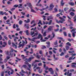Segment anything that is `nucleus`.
Masks as SVG:
<instances>
[{"mask_svg": "<svg viewBox=\"0 0 76 76\" xmlns=\"http://www.w3.org/2000/svg\"><path fill=\"white\" fill-rule=\"evenodd\" d=\"M34 57H32L29 58L28 59H27V61L28 62H30V61H31V60H32V59H34Z\"/></svg>", "mask_w": 76, "mask_h": 76, "instance_id": "nucleus-8", "label": "nucleus"}, {"mask_svg": "<svg viewBox=\"0 0 76 76\" xmlns=\"http://www.w3.org/2000/svg\"><path fill=\"white\" fill-rule=\"evenodd\" d=\"M48 19L47 20H49L50 19H53V17H52L51 16H48L47 17Z\"/></svg>", "mask_w": 76, "mask_h": 76, "instance_id": "nucleus-10", "label": "nucleus"}, {"mask_svg": "<svg viewBox=\"0 0 76 76\" xmlns=\"http://www.w3.org/2000/svg\"><path fill=\"white\" fill-rule=\"evenodd\" d=\"M69 60H73V57L72 56L71 57H70L69 59Z\"/></svg>", "mask_w": 76, "mask_h": 76, "instance_id": "nucleus-62", "label": "nucleus"}, {"mask_svg": "<svg viewBox=\"0 0 76 76\" xmlns=\"http://www.w3.org/2000/svg\"><path fill=\"white\" fill-rule=\"evenodd\" d=\"M4 38L5 39H6V40H8V38L7 37L4 36Z\"/></svg>", "mask_w": 76, "mask_h": 76, "instance_id": "nucleus-42", "label": "nucleus"}, {"mask_svg": "<svg viewBox=\"0 0 76 76\" xmlns=\"http://www.w3.org/2000/svg\"><path fill=\"white\" fill-rule=\"evenodd\" d=\"M36 57H37V58H38V59H39L40 58V57H41V56L39 55H37L36 56Z\"/></svg>", "mask_w": 76, "mask_h": 76, "instance_id": "nucleus-29", "label": "nucleus"}, {"mask_svg": "<svg viewBox=\"0 0 76 76\" xmlns=\"http://www.w3.org/2000/svg\"><path fill=\"white\" fill-rule=\"evenodd\" d=\"M76 28H73L72 29V30L71 31V32H73V31H76Z\"/></svg>", "mask_w": 76, "mask_h": 76, "instance_id": "nucleus-53", "label": "nucleus"}, {"mask_svg": "<svg viewBox=\"0 0 76 76\" xmlns=\"http://www.w3.org/2000/svg\"><path fill=\"white\" fill-rule=\"evenodd\" d=\"M63 50L64 51V53H66V49H65V48H63Z\"/></svg>", "mask_w": 76, "mask_h": 76, "instance_id": "nucleus-48", "label": "nucleus"}, {"mask_svg": "<svg viewBox=\"0 0 76 76\" xmlns=\"http://www.w3.org/2000/svg\"><path fill=\"white\" fill-rule=\"evenodd\" d=\"M71 11H72V12H75V10L73 8H71L69 10V12H71Z\"/></svg>", "mask_w": 76, "mask_h": 76, "instance_id": "nucleus-26", "label": "nucleus"}, {"mask_svg": "<svg viewBox=\"0 0 76 76\" xmlns=\"http://www.w3.org/2000/svg\"><path fill=\"white\" fill-rule=\"evenodd\" d=\"M73 19H74V22H76V16H75L73 18Z\"/></svg>", "mask_w": 76, "mask_h": 76, "instance_id": "nucleus-54", "label": "nucleus"}, {"mask_svg": "<svg viewBox=\"0 0 76 76\" xmlns=\"http://www.w3.org/2000/svg\"><path fill=\"white\" fill-rule=\"evenodd\" d=\"M24 32H26V35H29V31L28 30H26L24 31Z\"/></svg>", "mask_w": 76, "mask_h": 76, "instance_id": "nucleus-14", "label": "nucleus"}, {"mask_svg": "<svg viewBox=\"0 0 76 76\" xmlns=\"http://www.w3.org/2000/svg\"><path fill=\"white\" fill-rule=\"evenodd\" d=\"M54 45H57L58 44V43H57V40H56V42L54 43Z\"/></svg>", "mask_w": 76, "mask_h": 76, "instance_id": "nucleus-43", "label": "nucleus"}, {"mask_svg": "<svg viewBox=\"0 0 76 76\" xmlns=\"http://www.w3.org/2000/svg\"><path fill=\"white\" fill-rule=\"evenodd\" d=\"M66 45H69V46H71V44L69 43V42H68L66 44Z\"/></svg>", "mask_w": 76, "mask_h": 76, "instance_id": "nucleus-51", "label": "nucleus"}, {"mask_svg": "<svg viewBox=\"0 0 76 76\" xmlns=\"http://www.w3.org/2000/svg\"><path fill=\"white\" fill-rule=\"evenodd\" d=\"M53 58H54V61H56V60H57L58 59V57L56 58V56H55V55L53 54Z\"/></svg>", "mask_w": 76, "mask_h": 76, "instance_id": "nucleus-12", "label": "nucleus"}, {"mask_svg": "<svg viewBox=\"0 0 76 76\" xmlns=\"http://www.w3.org/2000/svg\"><path fill=\"white\" fill-rule=\"evenodd\" d=\"M63 34H64V35L65 37H67V33L66 32H65V31L64 32Z\"/></svg>", "mask_w": 76, "mask_h": 76, "instance_id": "nucleus-33", "label": "nucleus"}, {"mask_svg": "<svg viewBox=\"0 0 76 76\" xmlns=\"http://www.w3.org/2000/svg\"><path fill=\"white\" fill-rule=\"evenodd\" d=\"M28 24L27 25V26L26 25V24H24V27H26V28H27V29H28L29 28V27H28Z\"/></svg>", "mask_w": 76, "mask_h": 76, "instance_id": "nucleus-22", "label": "nucleus"}, {"mask_svg": "<svg viewBox=\"0 0 76 76\" xmlns=\"http://www.w3.org/2000/svg\"><path fill=\"white\" fill-rule=\"evenodd\" d=\"M19 73L21 76H25V75L22 73L21 72H20Z\"/></svg>", "mask_w": 76, "mask_h": 76, "instance_id": "nucleus-49", "label": "nucleus"}, {"mask_svg": "<svg viewBox=\"0 0 76 76\" xmlns=\"http://www.w3.org/2000/svg\"><path fill=\"white\" fill-rule=\"evenodd\" d=\"M25 40L26 41V42L25 41H24L23 40H22L23 43H22V45H23V47L24 46V45H25V44H26L28 43V42H27V40H26V39H25Z\"/></svg>", "mask_w": 76, "mask_h": 76, "instance_id": "nucleus-9", "label": "nucleus"}, {"mask_svg": "<svg viewBox=\"0 0 76 76\" xmlns=\"http://www.w3.org/2000/svg\"><path fill=\"white\" fill-rule=\"evenodd\" d=\"M19 45L18 47V48H20V47H21L22 46V48H23V45L22 44H19Z\"/></svg>", "mask_w": 76, "mask_h": 76, "instance_id": "nucleus-31", "label": "nucleus"}, {"mask_svg": "<svg viewBox=\"0 0 76 76\" xmlns=\"http://www.w3.org/2000/svg\"><path fill=\"white\" fill-rule=\"evenodd\" d=\"M36 6H40V7H41V6H42V4H39V3L38 2L37 4H36Z\"/></svg>", "mask_w": 76, "mask_h": 76, "instance_id": "nucleus-25", "label": "nucleus"}, {"mask_svg": "<svg viewBox=\"0 0 76 76\" xmlns=\"http://www.w3.org/2000/svg\"><path fill=\"white\" fill-rule=\"evenodd\" d=\"M37 29L36 27H35L34 28H32L31 29V31H32V30H34V31H35V29Z\"/></svg>", "mask_w": 76, "mask_h": 76, "instance_id": "nucleus-57", "label": "nucleus"}, {"mask_svg": "<svg viewBox=\"0 0 76 76\" xmlns=\"http://www.w3.org/2000/svg\"><path fill=\"white\" fill-rule=\"evenodd\" d=\"M43 66H44V68H45V70H47L48 69V66H46L45 64H44Z\"/></svg>", "mask_w": 76, "mask_h": 76, "instance_id": "nucleus-13", "label": "nucleus"}, {"mask_svg": "<svg viewBox=\"0 0 76 76\" xmlns=\"http://www.w3.org/2000/svg\"><path fill=\"white\" fill-rule=\"evenodd\" d=\"M31 12H33V13H36V11L32 9V8H31Z\"/></svg>", "mask_w": 76, "mask_h": 76, "instance_id": "nucleus-28", "label": "nucleus"}, {"mask_svg": "<svg viewBox=\"0 0 76 76\" xmlns=\"http://www.w3.org/2000/svg\"><path fill=\"white\" fill-rule=\"evenodd\" d=\"M53 7H54V5H53V3H52L51 4H50V7L53 8Z\"/></svg>", "mask_w": 76, "mask_h": 76, "instance_id": "nucleus-23", "label": "nucleus"}, {"mask_svg": "<svg viewBox=\"0 0 76 76\" xmlns=\"http://www.w3.org/2000/svg\"><path fill=\"white\" fill-rule=\"evenodd\" d=\"M18 6H19L18 4H15L14 5L13 7H17Z\"/></svg>", "mask_w": 76, "mask_h": 76, "instance_id": "nucleus-45", "label": "nucleus"}, {"mask_svg": "<svg viewBox=\"0 0 76 76\" xmlns=\"http://www.w3.org/2000/svg\"><path fill=\"white\" fill-rule=\"evenodd\" d=\"M70 48V47L68 46H66V50H68L69 49V48Z\"/></svg>", "mask_w": 76, "mask_h": 76, "instance_id": "nucleus-37", "label": "nucleus"}, {"mask_svg": "<svg viewBox=\"0 0 76 76\" xmlns=\"http://www.w3.org/2000/svg\"><path fill=\"white\" fill-rule=\"evenodd\" d=\"M36 23H34V24L31 26V28H32V27H34V26H36Z\"/></svg>", "mask_w": 76, "mask_h": 76, "instance_id": "nucleus-55", "label": "nucleus"}, {"mask_svg": "<svg viewBox=\"0 0 76 76\" xmlns=\"http://www.w3.org/2000/svg\"><path fill=\"white\" fill-rule=\"evenodd\" d=\"M65 3H64V2L63 3V0H61V6H63L64 5V4Z\"/></svg>", "mask_w": 76, "mask_h": 76, "instance_id": "nucleus-19", "label": "nucleus"}, {"mask_svg": "<svg viewBox=\"0 0 76 76\" xmlns=\"http://www.w3.org/2000/svg\"><path fill=\"white\" fill-rule=\"evenodd\" d=\"M53 70V69L51 68H50L49 69V71L50 72H52Z\"/></svg>", "mask_w": 76, "mask_h": 76, "instance_id": "nucleus-47", "label": "nucleus"}, {"mask_svg": "<svg viewBox=\"0 0 76 76\" xmlns=\"http://www.w3.org/2000/svg\"><path fill=\"white\" fill-rule=\"evenodd\" d=\"M22 67H24V69H26V67H27V66L26 65H23V66Z\"/></svg>", "mask_w": 76, "mask_h": 76, "instance_id": "nucleus-38", "label": "nucleus"}, {"mask_svg": "<svg viewBox=\"0 0 76 76\" xmlns=\"http://www.w3.org/2000/svg\"><path fill=\"white\" fill-rule=\"evenodd\" d=\"M14 49H13L12 48L11 49V50H10V53H13V50Z\"/></svg>", "mask_w": 76, "mask_h": 76, "instance_id": "nucleus-61", "label": "nucleus"}, {"mask_svg": "<svg viewBox=\"0 0 76 76\" xmlns=\"http://www.w3.org/2000/svg\"><path fill=\"white\" fill-rule=\"evenodd\" d=\"M68 9H69V8H68V7H65L64 9V10L65 11H67V10H68Z\"/></svg>", "mask_w": 76, "mask_h": 76, "instance_id": "nucleus-46", "label": "nucleus"}, {"mask_svg": "<svg viewBox=\"0 0 76 76\" xmlns=\"http://www.w3.org/2000/svg\"><path fill=\"white\" fill-rule=\"evenodd\" d=\"M4 72H1V76H4Z\"/></svg>", "mask_w": 76, "mask_h": 76, "instance_id": "nucleus-36", "label": "nucleus"}, {"mask_svg": "<svg viewBox=\"0 0 76 76\" xmlns=\"http://www.w3.org/2000/svg\"><path fill=\"white\" fill-rule=\"evenodd\" d=\"M42 17H43V18H44L43 19L44 20H46V19L45 18L46 17H47V16L43 15L42 16Z\"/></svg>", "mask_w": 76, "mask_h": 76, "instance_id": "nucleus-39", "label": "nucleus"}, {"mask_svg": "<svg viewBox=\"0 0 76 76\" xmlns=\"http://www.w3.org/2000/svg\"><path fill=\"white\" fill-rule=\"evenodd\" d=\"M27 65L28 67H29V68L28 67H27V70H29V72H31V69H31V65L30 64H28Z\"/></svg>", "mask_w": 76, "mask_h": 76, "instance_id": "nucleus-6", "label": "nucleus"}, {"mask_svg": "<svg viewBox=\"0 0 76 76\" xmlns=\"http://www.w3.org/2000/svg\"><path fill=\"white\" fill-rule=\"evenodd\" d=\"M28 6L29 7H30L31 9V8H32V5H31V4L30 3H28L27 4Z\"/></svg>", "mask_w": 76, "mask_h": 76, "instance_id": "nucleus-15", "label": "nucleus"}, {"mask_svg": "<svg viewBox=\"0 0 76 76\" xmlns=\"http://www.w3.org/2000/svg\"><path fill=\"white\" fill-rule=\"evenodd\" d=\"M8 37H9V38H10V39H12V37H11V36L10 35H8Z\"/></svg>", "mask_w": 76, "mask_h": 76, "instance_id": "nucleus-63", "label": "nucleus"}, {"mask_svg": "<svg viewBox=\"0 0 76 76\" xmlns=\"http://www.w3.org/2000/svg\"><path fill=\"white\" fill-rule=\"evenodd\" d=\"M43 37H46L47 36V34H46V31H45L43 33Z\"/></svg>", "mask_w": 76, "mask_h": 76, "instance_id": "nucleus-41", "label": "nucleus"}, {"mask_svg": "<svg viewBox=\"0 0 76 76\" xmlns=\"http://www.w3.org/2000/svg\"><path fill=\"white\" fill-rule=\"evenodd\" d=\"M22 21L21 20H20L19 21V24L20 25H22Z\"/></svg>", "mask_w": 76, "mask_h": 76, "instance_id": "nucleus-56", "label": "nucleus"}, {"mask_svg": "<svg viewBox=\"0 0 76 76\" xmlns=\"http://www.w3.org/2000/svg\"><path fill=\"white\" fill-rule=\"evenodd\" d=\"M52 20H50L49 21V22L48 23V25H51V23H52Z\"/></svg>", "mask_w": 76, "mask_h": 76, "instance_id": "nucleus-40", "label": "nucleus"}, {"mask_svg": "<svg viewBox=\"0 0 76 76\" xmlns=\"http://www.w3.org/2000/svg\"><path fill=\"white\" fill-rule=\"evenodd\" d=\"M67 17L69 19L68 21L69 22L71 26H73V23L70 21V20H71V18H70V17H69V16H67Z\"/></svg>", "mask_w": 76, "mask_h": 76, "instance_id": "nucleus-7", "label": "nucleus"}, {"mask_svg": "<svg viewBox=\"0 0 76 76\" xmlns=\"http://www.w3.org/2000/svg\"><path fill=\"white\" fill-rule=\"evenodd\" d=\"M21 71L23 73H26L27 76H29L30 75H31V72H29L28 73L27 72H25L23 69H21Z\"/></svg>", "mask_w": 76, "mask_h": 76, "instance_id": "nucleus-3", "label": "nucleus"}, {"mask_svg": "<svg viewBox=\"0 0 76 76\" xmlns=\"http://www.w3.org/2000/svg\"><path fill=\"white\" fill-rule=\"evenodd\" d=\"M37 39V37H33L32 38V41L33 42H35V39Z\"/></svg>", "mask_w": 76, "mask_h": 76, "instance_id": "nucleus-17", "label": "nucleus"}, {"mask_svg": "<svg viewBox=\"0 0 76 76\" xmlns=\"http://www.w3.org/2000/svg\"><path fill=\"white\" fill-rule=\"evenodd\" d=\"M9 56H11L12 57L13 56V54L12 53V52H10Z\"/></svg>", "mask_w": 76, "mask_h": 76, "instance_id": "nucleus-60", "label": "nucleus"}, {"mask_svg": "<svg viewBox=\"0 0 76 76\" xmlns=\"http://www.w3.org/2000/svg\"><path fill=\"white\" fill-rule=\"evenodd\" d=\"M59 67L61 70H63V66L62 65H59Z\"/></svg>", "mask_w": 76, "mask_h": 76, "instance_id": "nucleus-32", "label": "nucleus"}, {"mask_svg": "<svg viewBox=\"0 0 76 76\" xmlns=\"http://www.w3.org/2000/svg\"><path fill=\"white\" fill-rule=\"evenodd\" d=\"M27 21L26 20H24V22H26V23H29V22H30V20L29 18H27Z\"/></svg>", "mask_w": 76, "mask_h": 76, "instance_id": "nucleus-21", "label": "nucleus"}, {"mask_svg": "<svg viewBox=\"0 0 76 76\" xmlns=\"http://www.w3.org/2000/svg\"><path fill=\"white\" fill-rule=\"evenodd\" d=\"M70 15L71 16H75V13L73 12H71L70 13Z\"/></svg>", "mask_w": 76, "mask_h": 76, "instance_id": "nucleus-20", "label": "nucleus"}, {"mask_svg": "<svg viewBox=\"0 0 76 76\" xmlns=\"http://www.w3.org/2000/svg\"><path fill=\"white\" fill-rule=\"evenodd\" d=\"M31 52H29L30 54H33L34 53V50H33L32 48L31 49Z\"/></svg>", "mask_w": 76, "mask_h": 76, "instance_id": "nucleus-27", "label": "nucleus"}, {"mask_svg": "<svg viewBox=\"0 0 76 76\" xmlns=\"http://www.w3.org/2000/svg\"><path fill=\"white\" fill-rule=\"evenodd\" d=\"M69 3L71 6H74L75 5V3L73 2H69Z\"/></svg>", "mask_w": 76, "mask_h": 76, "instance_id": "nucleus-18", "label": "nucleus"}, {"mask_svg": "<svg viewBox=\"0 0 76 76\" xmlns=\"http://www.w3.org/2000/svg\"><path fill=\"white\" fill-rule=\"evenodd\" d=\"M69 70H68V72L67 73V75L68 76H72V73H69Z\"/></svg>", "mask_w": 76, "mask_h": 76, "instance_id": "nucleus-11", "label": "nucleus"}, {"mask_svg": "<svg viewBox=\"0 0 76 76\" xmlns=\"http://www.w3.org/2000/svg\"><path fill=\"white\" fill-rule=\"evenodd\" d=\"M59 12H60V13H62V12H64L63 11V10H61L59 9Z\"/></svg>", "mask_w": 76, "mask_h": 76, "instance_id": "nucleus-59", "label": "nucleus"}, {"mask_svg": "<svg viewBox=\"0 0 76 76\" xmlns=\"http://www.w3.org/2000/svg\"><path fill=\"white\" fill-rule=\"evenodd\" d=\"M35 32H36V33H35L34 31H31L30 35L32 36V37H37L38 34V32L37 31H36Z\"/></svg>", "mask_w": 76, "mask_h": 76, "instance_id": "nucleus-1", "label": "nucleus"}, {"mask_svg": "<svg viewBox=\"0 0 76 76\" xmlns=\"http://www.w3.org/2000/svg\"><path fill=\"white\" fill-rule=\"evenodd\" d=\"M63 55H64V53L63 52H62L60 54L61 56H62Z\"/></svg>", "mask_w": 76, "mask_h": 76, "instance_id": "nucleus-52", "label": "nucleus"}, {"mask_svg": "<svg viewBox=\"0 0 76 76\" xmlns=\"http://www.w3.org/2000/svg\"><path fill=\"white\" fill-rule=\"evenodd\" d=\"M55 32H57L58 31H59V28H58L56 29H55L54 30Z\"/></svg>", "mask_w": 76, "mask_h": 76, "instance_id": "nucleus-44", "label": "nucleus"}, {"mask_svg": "<svg viewBox=\"0 0 76 76\" xmlns=\"http://www.w3.org/2000/svg\"><path fill=\"white\" fill-rule=\"evenodd\" d=\"M53 26H50L48 29L47 32H50V31H53Z\"/></svg>", "mask_w": 76, "mask_h": 76, "instance_id": "nucleus-5", "label": "nucleus"}, {"mask_svg": "<svg viewBox=\"0 0 76 76\" xmlns=\"http://www.w3.org/2000/svg\"><path fill=\"white\" fill-rule=\"evenodd\" d=\"M59 19H60L61 20H59V23H63V22H64V21H65V19L61 17H59Z\"/></svg>", "mask_w": 76, "mask_h": 76, "instance_id": "nucleus-4", "label": "nucleus"}, {"mask_svg": "<svg viewBox=\"0 0 76 76\" xmlns=\"http://www.w3.org/2000/svg\"><path fill=\"white\" fill-rule=\"evenodd\" d=\"M69 53H75V51L74 50H71L69 51Z\"/></svg>", "mask_w": 76, "mask_h": 76, "instance_id": "nucleus-50", "label": "nucleus"}, {"mask_svg": "<svg viewBox=\"0 0 76 76\" xmlns=\"http://www.w3.org/2000/svg\"><path fill=\"white\" fill-rule=\"evenodd\" d=\"M29 14H28L27 15H26V18H29Z\"/></svg>", "mask_w": 76, "mask_h": 76, "instance_id": "nucleus-64", "label": "nucleus"}, {"mask_svg": "<svg viewBox=\"0 0 76 76\" xmlns=\"http://www.w3.org/2000/svg\"><path fill=\"white\" fill-rule=\"evenodd\" d=\"M41 60H42L43 61H46V59H45V58L44 57H42L41 58Z\"/></svg>", "mask_w": 76, "mask_h": 76, "instance_id": "nucleus-35", "label": "nucleus"}, {"mask_svg": "<svg viewBox=\"0 0 76 76\" xmlns=\"http://www.w3.org/2000/svg\"><path fill=\"white\" fill-rule=\"evenodd\" d=\"M43 24H45L46 25H47V24L48 23V22L46 21L45 22L44 21H43Z\"/></svg>", "mask_w": 76, "mask_h": 76, "instance_id": "nucleus-30", "label": "nucleus"}, {"mask_svg": "<svg viewBox=\"0 0 76 76\" xmlns=\"http://www.w3.org/2000/svg\"><path fill=\"white\" fill-rule=\"evenodd\" d=\"M8 44L9 45H10V44H11V41L10 40H9L8 41Z\"/></svg>", "mask_w": 76, "mask_h": 76, "instance_id": "nucleus-58", "label": "nucleus"}, {"mask_svg": "<svg viewBox=\"0 0 76 76\" xmlns=\"http://www.w3.org/2000/svg\"><path fill=\"white\" fill-rule=\"evenodd\" d=\"M23 59L24 61H28V58H26L25 57L23 58Z\"/></svg>", "mask_w": 76, "mask_h": 76, "instance_id": "nucleus-24", "label": "nucleus"}, {"mask_svg": "<svg viewBox=\"0 0 76 76\" xmlns=\"http://www.w3.org/2000/svg\"><path fill=\"white\" fill-rule=\"evenodd\" d=\"M52 35H53V38H54V37H55V34H54V32L52 31Z\"/></svg>", "mask_w": 76, "mask_h": 76, "instance_id": "nucleus-34", "label": "nucleus"}, {"mask_svg": "<svg viewBox=\"0 0 76 76\" xmlns=\"http://www.w3.org/2000/svg\"><path fill=\"white\" fill-rule=\"evenodd\" d=\"M40 41L41 42H45L46 41V40L45 39H43V38H42V36L41 35V34H39L38 37V39H40Z\"/></svg>", "mask_w": 76, "mask_h": 76, "instance_id": "nucleus-2", "label": "nucleus"}, {"mask_svg": "<svg viewBox=\"0 0 76 76\" xmlns=\"http://www.w3.org/2000/svg\"><path fill=\"white\" fill-rule=\"evenodd\" d=\"M12 47H15V48L16 49L17 48V45H16L15 44V43H12Z\"/></svg>", "mask_w": 76, "mask_h": 76, "instance_id": "nucleus-16", "label": "nucleus"}]
</instances>
